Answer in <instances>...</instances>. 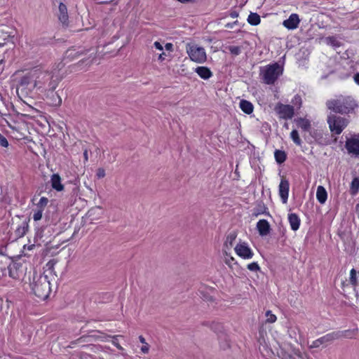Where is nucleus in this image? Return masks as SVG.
Wrapping results in <instances>:
<instances>
[{"instance_id":"f257e3e1","label":"nucleus","mask_w":359,"mask_h":359,"mask_svg":"<svg viewBox=\"0 0 359 359\" xmlns=\"http://www.w3.org/2000/svg\"><path fill=\"white\" fill-rule=\"evenodd\" d=\"M327 108L335 113L348 114L351 112L357 104L354 99L350 96L339 95L326 102Z\"/></svg>"},{"instance_id":"f03ea898","label":"nucleus","mask_w":359,"mask_h":359,"mask_svg":"<svg viewBox=\"0 0 359 359\" xmlns=\"http://www.w3.org/2000/svg\"><path fill=\"white\" fill-rule=\"evenodd\" d=\"M50 283L47 276L34 277L31 284L34 294L41 300H45L50 292Z\"/></svg>"},{"instance_id":"7ed1b4c3","label":"nucleus","mask_w":359,"mask_h":359,"mask_svg":"<svg viewBox=\"0 0 359 359\" xmlns=\"http://www.w3.org/2000/svg\"><path fill=\"white\" fill-rule=\"evenodd\" d=\"M283 72V67L276 62L262 67L260 70V76L264 83L272 85L282 75Z\"/></svg>"},{"instance_id":"20e7f679","label":"nucleus","mask_w":359,"mask_h":359,"mask_svg":"<svg viewBox=\"0 0 359 359\" xmlns=\"http://www.w3.org/2000/svg\"><path fill=\"white\" fill-rule=\"evenodd\" d=\"M39 80L34 83L37 86V89L43 91H53L57 86L59 80L54 79L53 76L48 72H41L39 74Z\"/></svg>"},{"instance_id":"39448f33","label":"nucleus","mask_w":359,"mask_h":359,"mask_svg":"<svg viewBox=\"0 0 359 359\" xmlns=\"http://www.w3.org/2000/svg\"><path fill=\"white\" fill-rule=\"evenodd\" d=\"M327 123L331 132L339 135L348 126V120L335 114H330L328 116Z\"/></svg>"},{"instance_id":"423d86ee","label":"nucleus","mask_w":359,"mask_h":359,"mask_svg":"<svg viewBox=\"0 0 359 359\" xmlns=\"http://www.w3.org/2000/svg\"><path fill=\"white\" fill-rule=\"evenodd\" d=\"M186 50L190 59L197 63H203L206 61L207 56L205 49L196 45L187 44Z\"/></svg>"},{"instance_id":"0eeeda50","label":"nucleus","mask_w":359,"mask_h":359,"mask_svg":"<svg viewBox=\"0 0 359 359\" xmlns=\"http://www.w3.org/2000/svg\"><path fill=\"white\" fill-rule=\"evenodd\" d=\"M39 70L35 69L23 76L20 81V87L27 88L29 90H32L34 88L37 89V86H35L34 83L36 80H39Z\"/></svg>"},{"instance_id":"6e6552de","label":"nucleus","mask_w":359,"mask_h":359,"mask_svg":"<svg viewBox=\"0 0 359 359\" xmlns=\"http://www.w3.org/2000/svg\"><path fill=\"white\" fill-rule=\"evenodd\" d=\"M345 148L351 156H359V134L353 135L347 138L345 142Z\"/></svg>"},{"instance_id":"1a4fd4ad","label":"nucleus","mask_w":359,"mask_h":359,"mask_svg":"<svg viewBox=\"0 0 359 359\" xmlns=\"http://www.w3.org/2000/svg\"><path fill=\"white\" fill-rule=\"evenodd\" d=\"M276 111L280 118L285 120L291 119L294 114V106L290 104H278L276 107Z\"/></svg>"},{"instance_id":"9d476101","label":"nucleus","mask_w":359,"mask_h":359,"mask_svg":"<svg viewBox=\"0 0 359 359\" xmlns=\"http://www.w3.org/2000/svg\"><path fill=\"white\" fill-rule=\"evenodd\" d=\"M234 250L238 256L245 259H251L254 255L252 250L246 243L237 244Z\"/></svg>"},{"instance_id":"9b49d317","label":"nucleus","mask_w":359,"mask_h":359,"mask_svg":"<svg viewBox=\"0 0 359 359\" xmlns=\"http://www.w3.org/2000/svg\"><path fill=\"white\" fill-rule=\"evenodd\" d=\"M6 269L8 276L14 280L20 279L24 274V271L21 269V265L19 264H13L8 266Z\"/></svg>"},{"instance_id":"f8f14e48","label":"nucleus","mask_w":359,"mask_h":359,"mask_svg":"<svg viewBox=\"0 0 359 359\" xmlns=\"http://www.w3.org/2000/svg\"><path fill=\"white\" fill-rule=\"evenodd\" d=\"M290 184L286 180H281L279 187V195L283 203H286L288 199Z\"/></svg>"},{"instance_id":"ddd939ff","label":"nucleus","mask_w":359,"mask_h":359,"mask_svg":"<svg viewBox=\"0 0 359 359\" xmlns=\"http://www.w3.org/2000/svg\"><path fill=\"white\" fill-rule=\"evenodd\" d=\"M299 22V15L296 13H292L287 20L283 21V25L288 29H294L298 27Z\"/></svg>"},{"instance_id":"4468645a","label":"nucleus","mask_w":359,"mask_h":359,"mask_svg":"<svg viewBox=\"0 0 359 359\" xmlns=\"http://www.w3.org/2000/svg\"><path fill=\"white\" fill-rule=\"evenodd\" d=\"M57 17H58L60 22L63 25H65V26L68 25L69 15H68V13H67V8L62 3H60L59 4Z\"/></svg>"},{"instance_id":"2eb2a0df","label":"nucleus","mask_w":359,"mask_h":359,"mask_svg":"<svg viewBox=\"0 0 359 359\" xmlns=\"http://www.w3.org/2000/svg\"><path fill=\"white\" fill-rule=\"evenodd\" d=\"M342 335L343 334L339 332H332L320 337V340L322 344H328L336 339L341 338Z\"/></svg>"},{"instance_id":"dca6fc26","label":"nucleus","mask_w":359,"mask_h":359,"mask_svg":"<svg viewBox=\"0 0 359 359\" xmlns=\"http://www.w3.org/2000/svg\"><path fill=\"white\" fill-rule=\"evenodd\" d=\"M257 229L259 235L262 236H266L270 231V225L267 220L260 219L257 223Z\"/></svg>"},{"instance_id":"f3484780","label":"nucleus","mask_w":359,"mask_h":359,"mask_svg":"<svg viewBox=\"0 0 359 359\" xmlns=\"http://www.w3.org/2000/svg\"><path fill=\"white\" fill-rule=\"evenodd\" d=\"M50 183L52 188L57 191H61L64 189V186L61 183V177L58 174L52 175Z\"/></svg>"},{"instance_id":"a211bd4d","label":"nucleus","mask_w":359,"mask_h":359,"mask_svg":"<svg viewBox=\"0 0 359 359\" xmlns=\"http://www.w3.org/2000/svg\"><path fill=\"white\" fill-rule=\"evenodd\" d=\"M195 72L203 79H208L212 76L210 69L207 67H198L195 69Z\"/></svg>"},{"instance_id":"6ab92c4d","label":"nucleus","mask_w":359,"mask_h":359,"mask_svg":"<svg viewBox=\"0 0 359 359\" xmlns=\"http://www.w3.org/2000/svg\"><path fill=\"white\" fill-rule=\"evenodd\" d=\"M288 221L292 230L297 231L300 226V219L295 213H290L288 215Z\"/></svg>"},{"instance_id":"aec40b11","label":"nucleus","mask_w":359,"mask_h":359,"mask_svg":"<svg viewBox=\"0 0 359 359\" xmlns=\"http://www.w3.org/2000/svg\"><path fill=\"white\" fill-rule=\"evenodd\" d=\"M316 198L320 204H324L327 198V193L323 186H318L316 191Z\"/></svg>"},{"instance_id":"412c9836","label":"nucleus","mask_w":359,"mask_h":359,"mask_svg":"<svg viewBox=\"0 0 359 359\" xmlns=\"http://www.w3.org/2000/svg\"><path fill=\"white\" fill-rule=\"evenodd\" d=\"M241 109L247 114H250L253 112L254 107L253 104L245 100H241L239 103Z\"/></svg>"},{"instance_id":"4be33fe9","label":"nucleus","mask_w":359,"mask_h":359,"mask_svg":"<svg viewBox=\"0 0 359 359\" xmlns=\"http://www.w3.org/2000/svg\"><path fill=\"white\" fill-rule=\"evenodd\" d=\"M297 126L303 131L308 132L311 129V122L309 120L303 118H299L295 120Z\"/></svg>"},{"instance_id":"5701e85b","label":"nucleus","mask_w":359,"mask_h":359,"mask_svg":"<svg viewBox=\"0 0 359 359\" xmlns=\"http://www.w3.org/2000/svg\"><path fill=\"white\" fill-rule=\"evenodd\" d=\"M260 215H269L268 208L265 206L264 203H259L255 208L253 210L252 215L255 217H258Z\"/></svg>"},{"instance_id":"b1692460","label":"nucleus","mask_w":359,"mask_h":359,"mask_svg":"<svg viewBox=\"0 0 359 359\" xmlns=\"http://www.w3.org/2000/svg\"><path fill=\"white\" fill-rule=\"evenodd\" d=\"M236 237L237 234L236 232H230L226 238V241L224 242V248L228 250L231 248L234 241H236Z\"/></svg>"},{"instance_id":"393cba45","label":"nucleus","mask_w":359,"mask_h":359,"mask_svg":"<svg viewBox=\"0 0 359 359\" xmlns=\"http://www.w3.org/2000/svg\"><path fill=\"white\" fill-rule=\"evenodd\" d=\"M248 22L251 25H257L260 23V16L256 13H250L248 17Z\"/></svg>"},{"instance_id":"a878e982","label":"nucleus","mask_w":359,"mask_h":359,"mask_svg":"<svg viewBox=\"0 0 359 359\" xmlns=\"http://www.w3.org/2000/svg\"><path fill=\"white\" fill-rule=\"evenodd\" d=\"M274 157L276 162L279 164L283 163L286 160V154L281 150H276L274 152Z\"/></svg>"},{"instance_id":"bb28decb","label":"nucleus","mask_w":359,"mask_h":359,"mask_svg":"<svg viewBox=\"0 0 359 359\" xmlns=\"http://www.w3.org/2000/svg\"><path fill=\"white\" fill-rule=\"evenodd\" d=\"M359 190V178L355 177L353 179L351 187H350V192L352 195H355Z\"/></svg>"},{"instance_id":"cd10ccee","label":"nucleus","mask_w":359,"mask_h":359,"mask_svg":"<svg viewBox=\"0 0 359 359\" xmlns=\"http://www.w3.org/2000/svg\"><path fill=\"white\" fill-rule=\"evenodd\" d=\"M28 225L23 222L21 225H20L15 230V234L18 237L21 238L23 237L27 231Z\"/></svg>"},{"instance_id":"c85d7f7f","label":"nucleus","mask_w":359,"mask_h":359,"mask_svg":"<svg viewBox=\"0 0 359 359\" xmlns=\"http://www.w3.org/2000/svg\"><path fill=\"white\" fill-rule=\"evenodd\" d=\"M290 137L297 145L300 146L302 144V140L297 130H293L290 133Z\"/></svg>"},{"instance_id":"c756f323","label":"nucleus","mask_w":359,"mask_h":359,"mask_svg":"<svg viewBox=\"0 0 359 359\" xmlns=\"http://www.w3.org/2000/svg\"><path fill=\"white\" fill-rule=\"evenodd\" d=\"M227 49L230 53L234 56H237L241 53V48L240 46H229Z\"/></svg>"},{"instance_id":"7c9ffc66","label":"nucleus","mask_w":359,"mask_h":359,"mask_svg":"<svg viewBox=\"0 0 359 359\" xmlns=\"http://www.w3.org/2000/svg\"><path fill=\"white\" fill-rule=\"evenodd\" d=\"M356 276H357L356 270L354 269H352L350 271V283L353 286H355L358 283Z\"/></svg>"},{"instance_id":"2f4dec72","label":"nucleus","mask_w":359,"mask_h":359,"mask_svg":"<svg viewBox=\"0 0 359 359\" xmlns=\"http://www.w3.org/2000/svg\"><path fill=\"white\" fill-rule=\"evenodd\" d=\"M266 321L269 323H275L277 320L276 316L274 314H273L271 311H267L266 312Z\"/></svg>"},{"instance_id":"473e14b6","label":"nucleus","mask_w":359,"mask_h":359,"mask_svg":"<svg viewBox=\"0 0 359 359\" xmlns=\"http://www.w3.org/2000/svg\"><path fill=\"white\" fill-rule=\"evenodd\" d=\"M48 203V200L47 198L41 197L37 203V208H41L43 210H44V208L47 205Z\"/></svg>"},{"instance_id":"72a5a7b5","label":"nucleus","mask_w":359,"mask_h":359,"mask_svg":"<svg viewBox=\"0 0 359 359\" xmlns=\"http://www.w3.org/2000/svg\"><path fill=\"white\" fill-rule=\"evenodd\" d=\"M291 102L294 106H297L298 108H299L302 102L301 96L299 95H294L292 99Z\"/></svg>"},{"instance_id":"f704fd0d","label":"nucleus","mask_w":359,"mask_h":359,"mask_svg":"<svg viewBox=\"0 0 359 359\" xmlns=\"http://www.w3.org/2000/svg\"><path fill=\"white\" fill-rule=\"evenodd\" d=\"M43 210L40 208H37V210H34L33 214V219L34 221H39L42 218Z\"/></svg>"},{"instance_id":"c9c22d12","label":"nucleus","mask_w":359,"mask_h":359,"mask_svg":"<svg viewBox=\"0 0 359 359\" xmlns=\"http://www.w3.org/2000/svg\"><path fill=\"white\" fill-rule=\"evenodd\" d=\"M122 337L121 335H115L111 337L112 338V340H111L112 344L114 345L120 351L123 350V348L119 344V343L118 341V337Z\"/></svg>"},{"instance_id":"e433bc0d","label":"nucleus","mask_w":359,"mask_h":359,"mask_svg":"<svg viewBox=\"0 0 359 359\" xmlns=\"http://www.w3.org/2000/svg\"><path fill=\"white\" fill-rule=\"evenodd\" d=\"M247 268L251 271H258L260 270V267L257 262H252L248 264Z\"/></svg>"},{"instance_id":"4c0bfd02","label":"nucleus","mask_w":359,"mask_h":359,"mask_svg":"<svg viewBox=\"0 0 359 359\" xmlns=\"http://www.w3.org/2000/svg\"><path fill=\"white\" fill-rule=\"evenodd\" d=\"M7 275L6 267L0 266V282H1Z\"/></svg>"},{"instance_id":"58836bf2","label":"nucleus","mask_w":359,"mask_h":359,"mask_svg":"<svg viewBox=\"0 0 359 359\" xmlns=\"http://www.w3.org/2000/svg\"><path fill=\"white\" fill-rule=\"evenodd\" d=\"M0 145L4 147H8V142L6 138L0 133Z\"/></svg>"},{"instance_id":"ea45409f","label":"nucleus","mask_w":359,"mask_h":359,"mask_svg":"<svg viewBox=\"0 0 359 359\" xmlns=\"http://www.w3.org/2000/svg\"><path fill=\"white\" fill-rule=\"evenodd\" d=\"M105 170L104 168H99L97 170V172H96V176L97 177V178L100 179V178H103L104 176H105Z\"/></svg>"},{"instance_id":"a19ab883","label":"nucleus","mask_w":359,"mask_h":359,"mask_svg":"<svg viewBox=\"0 0 359 359\" xmlns=\"http://www.w3.org/2000/svg\"><path fill=\"white\" fill-rule=\"evenodd\" d=\"M339 332L340 333L343 334L341 337H345V338H352L353 337V332L351 330H344L342 332H340V331H339Z\"/></svg>"},{"instance_id":"79ce46f5","label":"nucleus","mask_w":359,"mask_h":359,"mask_svg":"<svg viewBox=\"0 0 359 359\" xmlns=\"http://www.w3.org/2000/svg\"><path fill=\"white\" fill-rule=\"evenodd\" d=\"M320 345H322V343L320 340V338L317 339L316 340L313 341L312 342V344H311L310 346V348H318L319 347Z\"/></svg>"},{"instance_id":"37998d69","label":"nucleus","mask_w":359,"mask_h":359,"mask_svg":"<svg viewBox=\"0 0 359 359\" xmlns=\"http://www.w3.org/2000/svg\"><path fill=\"white\" fill-rule=\"evenodd\" d=\"M149 350V345L147 343L145 344H143V346L141 347V351L143 353H148Z\"/></svg>"},{"instance_id":"c03bdc74","label":"nucleus","mask_w":359,"mask_h":359,"mask_svg":"<svg viewBox=\"0 0 359 359\" xmlns=\"http://www.w3.org/2000/svg\"><path fill=\"white\" fill-rule=\"evenodd\" d=\"M154 47L158 50H163V47L158 41H155L154 43Z\"/></svg>"},{"instance_id":"a18cd8bd","label":"nucleus","mask_w":359,"mask_h":359,"mask_svg":"<svg viewBox=\"0 0 359 359\" xmlns=\"http://www.w3.org/2000/svg\"><path fill=\"white\" fill-rule=\"evenodd\" d=\"M83 158H84V161L85 162H88V151L87 149H85L83 150Z\"/></svg>"},{"instance_id":"49530a36","label":"nucleus","mask_w":359,"mask_h":359,"mask_svg":"<svg viewBox=\"0 0 359 359\" xmlns=\"http://www.w3.org/2000/svg\"><path fill=\"white\" fill-rule=\"evenodd\" d=\"M173 45L171 43H167L165 46V50L171 51L172 50Z\"/></svg>"},{"instance_id":"de8ad7c7","label":"nucleus","mask_w":359,"mask_h":359,"mask_svg":"<svg viewBox=\"0 0 359 359\" xmlns=\"http://www.w3.org/2000/svg\"><path fill=\"white\" fill-rule=\"evenodd\" d=\"M165 56H166L165 53L163 52L161 54H159L158 59L160 61H163L165 59Z\"/></svg>"},{"instance_id":"09e8293b","label":"nucleus","mask_w":359,"mask_h":359,"mask_svg":"<svg viewBox=\"0 0 359 359\" xmlns=\"http://www.w3.org/2000/svg\"><path fill=\"white\" fill-rule=\"evenodd\" d=\"M353 80L358 85H359V72L354 74Z\"/></svg>"},{"instance_id":"8fccbe9b","label":"nucleus","mask_w":359,"mask_h":359,"mask_svg":"<svg viewBox=\"0 0 359 359\" xmlns=\"http://www.w3.org/2000/svg\"><path fill=\"white\" fill-rule=\"evenodd\" d=\"M229 15L232 18H236L238 16V13L236 11H232L230 13Z\"/></svg>"},{"instance_id":"3c124183","label":"nucleus","mask_w":359,"mask_h":359,"mask_svg":"<svg viewBox=\"0 0 359 359\" xmlns=\"http://www.w3.org/2000/svg\"><path fill=\"white\" fill-rule=\"evenodd\" d=\"M56 263V261H54V260H51L50 261L48 264H47V266L49 268V269H51L53 267L54 264Z\"/></svg>"},{"instance_id":"603ef678","label":"nucleus","mask_w":359,"mask_h":359,"mask_svg":"<svg viewBox=\"0 0 359 359\" xmlns=\"http://www.w3.org/2000/svg\"><path fill=\"white\" fill-rule=\"evenodd\" d=\"M327 41H328V43L334 44L336 39L334 37H328V38H327Z\"/></svg>"},{"instance_id":"864d4df0","label":"nucleus","mask_w":359,"mask_h":359,"mask_svg":"<svg viewBox=\"0 0 359 359\" xmlns=\"http://www.w3.org/2000/svg\"><path fill=\"white\" fill-rule=\"evenodd\" d=\"M279 357H281L283 359H287V355L285 353H283V351L280 353H278Z\"/></svg>"},{"instance_id":"5fc2aeb1","label":"nucleus","mask_w":359,"mask_h":359,"mask_svg":"<svg viewBox=\"0 0 359 359\" xmlns=\"http://www.w3.org/2000/svg\"><path fill=\"white\" fill-rule=\"evenodd\" d=\"M139 340H140V341L142 344H147V342H146V341H145V339H144L142 335H140V336L139 337Z\"/></svg>"},{"instance_id":"6e6d98bb","label":"nucleus","mask_w":359,"mask_h":359,"mask_svg":"<svg viewBox=\"0 0 359 359\" xmlns=\"http://www.w3.org/2000/svg\"><path fill=\"white\" fill-rule=\"evenodd\" d=\"M42 84H47L49 81L42 80Z\"/></svg>"},{"instance_id":"4d7b16f0","label":"nucleus","mask_w":359,"mask_h":359,"mask_svg":"<svg viewBox=\"0 0 359 359\" xmlns=\"http://www.w3.org/2000/svg\"><path fill=\"white\" fill-rule=\"evenodd\" d=\"M57 97H58V104H60L62 102V99L59 96H57Z\"/></svg>"},{"instance_id":"13d9d810","label":"nucleus","mask_w":359,"mask_h":359,"mask_svg":"<svg viewBox=\"0 0 359 359\" xmlns=\"http://www.w3.org/2000/svg\"><path fill=\"white\" fill-rule=\"evenodd\" d=\"M226 27H232L231 25H227Z\"/></svg>"},{"instance_id":"bf43d9fd","label":"nucleus","mask_w":359,"mask_h":359,"mask_svg":"<svg viewBox=\"0 0 359 359\" xmlns=\"http://www.w3.org/2000/svg\"><path fill=\"white\" fill-rule=\"evenodd\" d=\"M226 27H232L231 25H227Z\"/></svg>"},{"instance_id":"052dcab7","label":"nucleus","mask_w":359,"mask_h":359,"mask_svg":"<svg viewBox=\"0 0 359 359\" xmlns=\"http://www.w3.org/2000/svg\"><path fill=\"white\" fill-rule=\"evenodd\" d=\"M95 210H90V211L89 212L90 213L92 212L93 211H94Z\"/></svg>"}]
</instances>
